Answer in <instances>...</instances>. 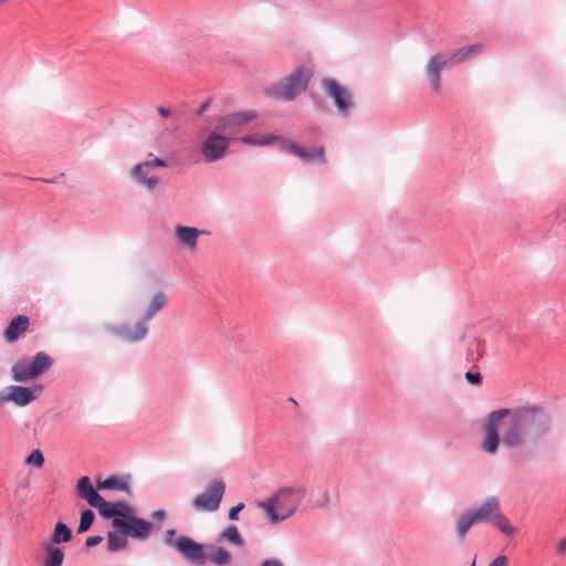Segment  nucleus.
<instances>
[{
    "label": "nucleus",
    "instance_id": "nucleus-1",
    "mask_svg": "<svg viewBox=\"0 0 566 566\" xmlns=\"http://www.w3.org/2000/svg\"><path fill=\"white\" fill-rule=\"evenodd\" d=\"M502 444L510 450L530 447L544 440L553 430L554 418L543 405L507 408Z\"/></svg>",
    "mask_w": 566,
    "mask_h": 566
},
{
    "label": "nucleus",
    "instance_id": "nucleus-2",
    "mask_svg": "<svg viewBox=\"0 0 566 566\" xmlns=\"http://www.w3.org/2000/svg\"><path fill=\"white\" fill-rule=\"evenodd\" d=\"M176 530H167L164 536L166 545L172 546L190 564L195 566H205L210 562L214 566H230L232 563L231 553L213 544H201L189 536L181 535L174 539Z\"/></svg>",
    "mask_w": 566,
    "mask_h": 566
},
{
    "label": "nucleus",
    "instance_id": "nucleus-3",
    "mask_svg": "<svg viewBox=\"0 0 566 566\" xmlns=\"http://www.w3.org/2000/svg\"><path fill=\"white\" fill-rule=\"evenodd\" d=\"M482 51L481 44H472L457 50H443L430 56L424 73L434 93L441 92V74L446 69H452L476 56Z\"/></svg>",
    "mask_w": 566,
    "mask_h": 566
},
{
    "label": "nucleus",
    "instance_id": "nucleus-4",
    "mask_svg": "<svg viewBox=\"0 0 566 566\" xmlns=\"http://www.w3.org/2000/svg\"><path fill=\"white\" fill-rule=\"evenodd\" d=\"M76 493L77 496L86 501L90 506L97 509L98 514L104 520H112V525L116 530L122 526V521L125 515L129 513L130 506L126 502H108L98 492H96L91 478L87 475L77 480Z\"/></svg>",
    "mask_w": 566,
    "mask_h": 566
},
{
    "label": "nucleus",
    "instance_id": "nucleus-5",
    "mask_svg": "<svg viewBox=\"0 0 566 566\" xmlns=\"http://www.w3.org/2000/svg\"><path fill=\"white\" fill-rule=\"evenodd\" d=\"M165 303L166 295L163 291H159L153 295L145 313L133 326L128 323H124L112 325L107 331L127 343L142 342L148 334V323L164 308Z\"/></svg>",
    "mask_w": 566,
    "mask_h": 566
},
{
    "label": "nucleus",
    "instance_id": "nucleus-6",
    "mask_svg": "<svg viewBox=\"0 0 566 566\" xmlns=\"http://www.w3.org/2000/svg\"><path fill=\"white\" fill-rule=\"evenodd\" d=\"M306 495L304 486L281 488L274 495L261 503L270 521L280 523L293 515Z\"/></svg>",
    "mask_w": 566,
    "mask_h": 566
},
{
    "label": "nucleus",
    "instance_id": "nucleus-7",
    "mask_svg": "<svg viewBox=\"0 0 566 566\" xmlns=\"http://www.w3.org/2000/svg\"><path fill=\"white\" fill-rule=\"evenodd\" d=\"M313 77V72L303 66H297L290 75L265 88V94L281 101H294L302 92H305Z\"/></svg>",
    "mask_w": 566,
    "mask_h": 566
},
{
    "label": "nucleus",
    "instance_id": "nucleus-8",
    "mask_svg": "<svg viewBox=\"0 0 566 566\" xmlns=\"http://www.w3.org/2000/svg\"><path fill=\"white\" fill-rule=\"evenodd\" d=\"M72 537V530L65 523H55L49 542L42 544V566H62L65 558V553L64 549L59 545L69 543Z\"/></svg>",
    "mask_w": 566,
    "mask_h": 566
},
{
    "label": "nucleus",
    "instance_id": "nucleus-9",
    "mask_svg": "<svg viewBox=\"0 0 566 566\" xmlns=\"http://www.w3.org/2000/svg\"><path fill=\"white\" fill-rule=\"evenodd\" d=\"M53 365V359L44 352H39L34 356L18 360L11 367V376L18 382L28 381L42 375Z\"/></svg>",
    "mask_w": 566,
    "mask_h": 566
},
{
    "label": "nucleus",
    "instance_id": "nucleus-10",
    "mask_svg": "<svg viewBox=\"0 0 566 566\" xmlns=\"http://www.w3.org/2000/svg\"><path fill=\"white\" fill-rule=\"evenodd\" d=\"M231 146V137L216 127L201 140L199 150L206 163H217L226 157Z\"/></svg>",
    "mask_w": 566,
    "mask_h": 566
},
{
    "label": "nucleus",
    "instance_id": "nucleus-11",
    "mask_svg": "<svg viewBox=\"0 0 566 566\" xmlns=\"http://www.w3.org/2000/svg\"><path fill=\"white\" fill-rule=\"evenodd\" d=\"M507 413V408H502L488 415L484 424V438L481 443V449L486 454L493 455L499 451V447L502 443L499 424L503 419H506Z\"/></svg>",
    "mask_w": 566,
    "mask_h": 566
},
{
    "label": "nucleus",
    "instance_id": "nucleus-12",
    "mask_svg": "<svg viewBox=\"0 0 566 566\" xmlns=\"http://www.w3.org/2000/svg\"><path fill=\"white\" fill-rule=\"evenodd\" d=\"M322 87L326 95L333 99L338 114L347 117L355 107L354 95L350 90L340 85L334 78H324Z\"/></svg>",
    "mask_w": 566,
    "mask_h": 566
},
{
    "label": "nucleus",
    "instance_id": "nucleus-13",
    "mask_svg": "<svg viewBox=\"0 0 566 566\" xmlns=\"http://www.w3.org/2000/svg\"><path fill=\"white\" fill-rule=\"evenodd\" d=\"M226 492V483L221 479L211 481L205 491L192 500L196 511L216 512L222 502Z\"/></svg>",
    "mask_w": 566,
    "mask_h": 566
},
{
    "label": "nucleus",
    "instance_id": "nucleus-14",
    "mask_svg": "<svg viewBox=\"0 0 566 566\" xmlns=\"http://www.w3.org/2000/svg\"><path fill=\"white\" fill-rule=\"evenodd\" d=\"M258 116L259 114L254 109L229 113L217 118L214 127L226 136H230L232 139L233 136L238 135L242 130L243 126L256 119Z\"/></svg>",
    "mask_w": 566,
    "mask_h": 566
},
{
    "label": "nucleus",
    "instance_id": "nucleus-15",
    "mask_svg": "<svg viewBox=\"0 0 566 566\" xmlns=\"http://www.w3.org/2000/svg\"><path fill=\"white\" fill-rule=\"evenodd\" d=\"M156 167H167V161L161 158L154 157L150 160L139 163L132 169L130 177L136 184L151 191L159 182V178L153 174V170Z\"/></svg>",
    "mask_w": 566,
    "mask_h": 566
},
{
    "label": "nucleus",
    "instance_id": "nucleus-16",
    "mask_svg": "<svg viewBox=\"0 0 566 566\" xmlns=\"http://www.w3.org/2000/svg\"><path fill=\"white\" fill-rule=\"evenodd\" d=\"M36 389L42 390L43 386L38 385L34 388L20 385L8 386L0 391V406L11 401L18 407H25L38 398Z\"/></svg>",
    "mask_w": 566,
    "mask_h": 566
},
{
    "label": "nucleus",
    "instance_id": "nucleus-17",
    "mask_svg": "<svg viewBox=\"0 0 566 566\" xmlns=\"http://www.w3.org/2000/svg\"><path fill=\"white\" fill-rule=\"evenodd\" d=\"M153 524L142 517L135 516L133 514V509L129 507V513H127L122 521V526L118 527V532L124 535H128L133 538L144 541L149 537V534L153 530Z\"/></svg>",
    "mask_w": 566,
    "mask_h": 566
},
{
    "label": "nucleus",
    "instance_id": "nucleus-18",
    "mask_svg": "<svg viewBox=\"0 0 566 566\" xmlns=\"http://www.w3.org/2000/svg\"><path fill=\"white\" fill-rule=\"evenodd\" d=\"M282 148L289 151L290 154L298 157L303 163H312L314 160H318L322 164L326 163L325 158V148L324 146H318L314 148H306L300 146L295 142L292 140H283Z\"/></svg>",
    "mask_w": 566,
    "mask_h": 566
},
{
    "label": "nucleus",
    "instance_id": "nucleus-19",
    "mask_svg": "<svg viewBox=\"0 0 566 566\" xmlns=\"http://www.w3.org/2000/svg\"><path fill=\"white\" fill-rule=\"evenodd\" d=\"M130 475H111L105 479L98 480L96 482V486L94 490L96 492L111 490V491H120L126 493L128 496L133 495V491L130 488Z\"/></svg>",
    "mask_w": 566,
    "mask_h": 566
},
{
    "label": "nucleus",
    "instance_id": "nucleus-20",
    "mask_svg": "<svg viewBox=\"0 0 566 566\" xmlns=\"http://www.w3.org/2000/svg\"><path fill=\"white\" fill-rule=\"evenodd\" d=\"M202 233H208V231L189 226H177L175 228V238L178 244L190 251H193L197 248L198 238Z\"/></svg>",
    "mask_w": 566,
    "mask_h": 566
},
{
    "label": "nucleus",
    "instance_id": "nucleus-21",
    "mask_svg": "<svg viewBox=\"0 0 566 566\" xmlns=\"http://www.w3.org/2000/svg\"><path fill=\"white\" fill-rule=\"evenodd\" d=\"M500 501L496 496L486 497L483 503L470 511L476 524L479 523H491L494 514L499 511Z\"/></svg>",
    "mask_w": 566,
    "mask_h": 566
},
{
    "label": "nucleus",
    "instance_id": "nucleus-22",
    "mask_svg": "<svg viewBox=\"0 0 566 566\" xmlns=\"http://www.w3.org/2000/svg\"><path fill=\"white\" fill-rule=\"evenodd\" d=\"M30 319L27 315H18L8 324L3 332L4 339L12 344L28 329Z\"/></svg>",
    "mask_w": 566,
    "mask_h": 566
},
{
    "label": "nucleus",
    "instance_id": "nucleus-23",
    "mask_svg": "<svg viewBox=\"0 0 566 566\" xmlns=\"http://www.w3.org/2000/svg\"><path fill=\"white\" fill-rule=\"evenodd\" d=\"M476 524L470 511L461 513L455 518V536L459 541H463L470 528Z\"/></svg>",
    "mask_w": 566,
    "mask_h": 566
},
{
    "label": "nucleus",
    "instance_id": "nucleus-24",
    "mask_svg": "<svg viewBox=\"0 0 566 566\" xmlns=\"http://www.w3.org/2000/svg\"><path fill=\"white\" fill-rule=\"evenodd\" d=\"M127 536L123 533L118 534L117 532L109 531L107 533V551L115 553L125 549L128 544Z\"/></svg>",
    "mask_w": 566,
    "mask_h": 566
},
{
    "label": "nucleus",
    "instance_id": "nucleus-25",
    "mask_svg": "<svg viewBox=\"0 0 566 566\" xmlns=\"http://www.w3.org/2000/svg\"><path fill=\"white\" fill-rule=\"evenodd\" d=\"M218 541H227L235 546H243L244 539L235 525L227 526L219 535Z\"/></svg>",
    "mask_w": 566,
    "mask_h": 566
},
{
    "label": "nucleus",
    "instance_id": "nucleus-26",
    "mask_svg": "<svg viewBox=\"0 0 566 566\" xmlns=\"http://www.w3.org/2000/svg\"><path fill=\"white\" fill-rule=\"evenodd\" d=\"M212 102V97H207L197 108L192 111L193 117H196V119H205V122L208 124H214L216 117L206 115V113L210 109Z\"/></svg>",
    "mask_w": 566,
    "mask_h": 566
},
{
    "label": "nucleus",
    "instance_id": "nucleus-27",
    "mask_svg": "<svg viewBox=\"0 0 566 566\" xmlns=\"http://www.w3.org/2000/svg\"><path fill=\"white\" fill-rule=\"evenodd\" d=\"M483 350L484 345L480 340L474 339L470 342L467 349V361L475 365L482 357Z\"/></svg>",
    "mask_w": 566,
    "mask_h": 566
},
{
    "label": "nucleus",
    "instance_id": "nucleus-28",
    "mask_svg": "<svg viewBox=\"0 0 566 566\" xmlns=\"http://www.w3.org/2000/svg\"><path fill=\"white\" fill-rule=\"evenodd\" d=\"M491 524L497 527L505 535L514 533V527L510 524L506 516L502 514L501 507H499V511L494 514Z\"/></svg>",
    "mask_w": 566,
    "mask_h": 566
},
{
    "label": "nucleus",
    "instance_id": "nucleus-29",
    "mask_svg": "<svg viewBox=\"0 0 566 566\" xmlns=\"http://www.w3.org/2000/svg\"><path fill=\"white\" fill-rule=\"evenodd\" d=\"M94 521H95V513L92 510L87 509V510L82 511L81 516H80V523L77 526V533L82 534V533L87 532L91 528Z\"/></svg>",
    "mask_w": 566,
    "mask_h": 566
},
{
    "label": "nucleus",
    "instance_id": "nucleus-30",
    "mask_svg": "<svg viewBox=\"0 0 566 566\" xmlns=\"http://www.w3.org/2000/svg\"><path fill=\"white\" fill-rule=\"evenodd\" d=\"M210 125L211 124H208L207 122H205V119H196V117H193L192 127L195 129L196 137L202 140L210 132Z\"/></svg>",
    "mask_w": 566,
    "mask_h": 566
},
{
    "label": "nucleus",
    "instance_id": "nucleus-31",
    "mask_svg": "<svg viewBox=\"0 0 566 566\" xmlns=\"http://www.w3.org/2000/svg\"><path fill=\"white\" fill-rule=\"evenodd\" d=\"M25 463L35 468H42L44 464V455L40 449L33 450L25 459Z\"/></svg>",
    "mask_w": 566,
    "mask_h": 566
},
{
    "label": "nucleus",
    "instance_id": "nucleus-32",
    "mask_svg": "<svg viewBox=\"0 0 566 566\" xmlns=\"http://www.w3.org/2000/svg\"><path fill=\"white\" fill-rule=\"evenodd\" d=\"M286 140L274 134L260 135V146H270L274 144H280L282 146V142Z\"/></svg>",
    "mask_w": 566,
    "mask_h": 566
},
{
    "label": "nucleus",
    "instance_id": "nucleus-33",
    "mask_svg": "<svg viewBox=\"0 0 566 566\" xmlns=\"http://www.w3.org/2000/svg\"><path fill=\"white\" fill-rule=\"evenodd\" d=\"M311 98H312V102L317 111H319L322 113L328 112V106H327L326 102L321 96L316 95L315 93H312Z\"/></svg>",
    "mask_w": 566,
    "mask_h": 566
},
{
    "label": "nucleus",
    "instance_id": "nucleus-34",
    "mask_svg": "<svg viewBox=\"0 0 566 566\" xmlns=\"http://www.w3.org/2000/svg\"><path fill=\"white\" fill-rule=\"evenodd\" d=\"M464 378L471 385H480L482 382V376L480 373L469 370L464 374Z\"/></svg>",
    "mask_w": 566,
    "mask_h": 566
},
{
    "label": "nucleus",
    "instance_id": "nucleus-35",
    "mask_svg": "<svg viewBox=\"0 0 566 566\" xmlns=\"http://www.w3.org/2000/svg\"><path fill=\"white\" fill-rule=\"evenodd\" d=\"M244 509V503L240 502L237 505L232 506L229 510L228 517L231 521H238L239 520V513Z\"/></svg>",
    "mask_w": 566,
    "mask_h": 566
},
{
    "label": "nucleus",
    "instance_id": "nucleus-36",
    "mask_svg": "<svg viewBox=\"0 0 566 566\" xmlns=\"http://www.w3.org/2000/svg\"><path fill=\"white\" fill-rule=\"evenodd\" d=\"M241 142L247 145L260 146V135H245Z\"/></svg>",
    "mask_w": 566,
    "mask_h": 566
},
{
    "label": "nucleus",
    "instance_id": "nucleus-37",
    "mask_svg": "<svg viewBox=\"0 0 566 566\" xmlns=\"http://www.w3.org/2000/svg\"><path fill=\"white\" fill-rule=\"evenodd\" d=\"M103 536L101 535H95V536H90L85 539V546L86 547H94L98 544H101L103 542Z\"/></svg>",
    "mask_w": 566,
    "mask_h": 566
},
{
    "label": "nucleus",
    "instance_id": "nucleus-38",
    "mask_svg": "<svg viewBox=\"0 0 566 566\" xmlns=\"http://www.w3.org/2000/svg\"><path fill=\"white\" fill-rule=\"evenodd\" d=\"M509 558L505 555H500L496 558H494L489 566H507Z\"/></svg>",
    "mask_w": 566,
    "mask_h": 566
},
{
    "label": "nucleus",
    "instance_id": "nucleus-39",
    "mask_svg": "<svg viewBox=\"0 0 566 566\" xmlns=\"http://www.w3.org/2000/svg\"><path fill=\"white\" fill-rule=\"evenodd\" d=\"M329 501H331V499H329V494H328V492H325V493L323 494L322 499H319V500H317V501H316L315 506H317V507H324V506H327V505L329 504Z\"/></svg>",
    "mask_w": 566,
    "mask_h": 566
},
{
    "label": "nucleus",
    "instance_id": "nucleus-40",
    "mask_svg": "<svg viewBox=\"0 0 566 566\" xmlns=\"http://www.w3.org/2000/svg\"><path fill=\"white\" fill-rule=\"evenodd\" d=\"M157 112L163 117H169L171 115L170 108L165 107V106H158Z\"/></svg>",
    "mask_w": 566,
    "mask_h": 566
},
{
    "label": "nucleus",
    "instance_id": "nucleus-41",
    "mask_svg": "<svg viewBox=\"0 0 566 566\" xmlns=\"http://www.w3.org/2000/svg\"><path fill=\"white\" fill-rule=\"evenodd\" d=\"M151 516L157 521H163L166 518V512L164 510H157L153 513Z\"/></svg>",
    "mask_w": 566,
    "mask_h": 566
},
{
    "label": "nucleus",
    "instance_id": "nucleus-42",
    "mask_svg": "<svg viewBox=\"0 0 566 566\" xmlns=\"http://www.w3.org/2000/svg\"><path fill=\"white\" fill-rule=\"evenodd\" d=\"M261 566H283L277 559H264Z\"/></svg>",
    "mask_w": 566,
    "mask_h": 566
},
{
    "label": "nucleus",
    "instance_id": "nucleus-43",
    "mask_svg": "<svg viewBox=\"0 0 566 566\" xmlns=\"http://www.w3.org/2000/svg\"><path fill=\"white\" fill-rule=\"evenodd\" d=\"M557 552L559 554L566 553V536L558 543Z\"/></svg>",
    "mask_w": 566,
    "mask_h": 566
},
{
    "label": "nucleus",
    "instance_id": "nucleus-44",
    "mask_svg": "<svg viewBox=\"0 0 566 566\" xmlns=\"http://www.w3.org/2000/svg\"><path fill=\"white\" fill-rule=\"evenodd\" d=\"M39 180L42 182H45V184H56L57 182L56 178H40Z\"/></svg>",
    "mask_w": 566,
    "mask_h": 566
},
{
    "label": "nucleus",
    "instance_id": "nucleus-45",
    "mask_svg": "<svg viewBox=\"0 0 566 566\" xmlns=\"http://www.w3.org/2000/svg\"><path fill=\"white\" fill-rule=\"evenodd\" d=\"M289 401H290L291 403H295V405L297 403V402H296V400H295L294 398H292V397H291V398H289Z\"/></svg>",
    "mask_w": 566,
    "mask_h": 566
},
{
    "label": "nucleus",
    "instance_id": "nucleus-46",
    "mask_svg": "<svg viewBox=\"0 0 566 566\" xmlns=\"http://www.w3.org/2000/svg\"><path fill=\"white\" fill-rule=\"evenodd\" d=\"M475 559H476V557L474 556V558H473V560H472L470 566H475Z\"/></svg>",
    "mask_w": 566,
    "mask_h": 566
},
{
    "label": "nucleus",
    "instance_id": "nucleus-47",
    "mask_svg": "<svg viewBox=\"0 0 566 566\" xmlns=\"http://www.w3.org/2000/svg\"><path fill=\"white\" fill-rule=\"evenodd\" d=\"M0 3H2V0H0Z\"/></svg>",
    "mask_w": 566,
    "mask_h": 566
}]
</instances>
